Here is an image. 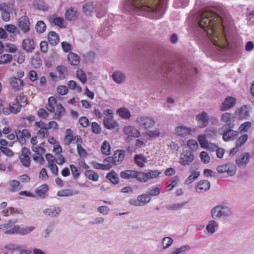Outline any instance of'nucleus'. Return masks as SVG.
I'll list each match as a JSON object with an SVG mask.
<instances>
[{"label": "nucleus", "instance_id": "473e14b6", "mask_svg": "<svg viewBox=\"0 0 254 254\" xmlns=\"http://www.w3.org/2000/svg\"><path fill=\"white\" fill-rule=\"evenodd\" d=\"M8 190L10 192H16L21 190L20 182L16 180H11L9 182Z\"/></svg>", "mask_w": 254, "mask_h": 254}, {"label": "nucleus", "instance_id": "603ef678", "mask_svg": "<svg viewBox=\"0 0 254 254\" xmlns=\"http://www.w3.org/2000/svg\"><path fill=\"white\" fill-rule=\"evenodd\" d=\"M76 76L78 79L84 84L87 81V76L85 72L81 69L78 68L76 71Z\"/></svg>", "mask_w": 254, "mask_h": 254}, {"label": "nucleus", "instance_id": "20e7f679", "mask_svg": "<svg viewBox=\"0 0 254 254\" xmlns=\"http://www.w3.org/2000/svg\"><path fill=\"white\" fill-rule=\"evenodd\" d=\"M131 4L137 8H141L143 10L151 11L150 0H128Z\"/></svg>", "mask_w": 254, "mask_h": 254}, {"label": "nucleus", "instance_id": "4468645a", "mask_svg": "<svg viewBox=\"0 0 254 254\" xmlns=\"http://www.w3.org/2000/svg\"><path fill=\"white\" fill-rule=\"evenodd\" d=\"M35 126L37 128H40L37 132L39 137L44 138L49 134L48 128L46 127V124L43 122H36Z\"/></svg>", "mask_w": 254, "mask_h": 254}, {"label": "nucleus", "instance_id": "f03ea898", "mask_svg": "<svg viewBox=\"0 0 254 254\" xmlns=\"http://www.w3.org/2000/svg\"><path fill=\"white\" fill-rule=\"evenodd\" d=\"M35 227L29 226L25 228H20L18 225H16L11 221L1 226L0 231H4V233L6 234H17L21 235H26L34 230Z\"/></svg>", "mask_w": 254, "mask_h": 254}, {"label": "nucleus", "instance_id": "f257e3e1", "mask_svg": "<svg viewBox=\"0 0 254 254\" xmlns=\"http://www.w3.org/2000/svg\"><path fill=\"white\" fill-rule=\"evenodd\" d=\"M198 25L206 32L208 37L215 46L223 49L229 45L224 30L222 18L215 12L210 10L202 12Z\"/></svg>", "mask_w": 254, "mask_h": 254}, {"label": "nucleus", "instance_id": "4be33fe9", "mask_svg": "<svg viewBox=\"0 0 254 254\" xmlns=\"http://www.w3.org/2000/svg\"><path fill=\"white\" fill-rule=\"evenodd\" d=\"M210 184L206 180H201L197 183L195 190L198 193L204 192L210 189Z\"/></svg>", "mask_w": 254, "mask_h": 254}, {"label": "nucleus", "instance_id": "680f3d73", "mask_svg": "<svg viewBox=\"0 0 254 254\" xmlns=\"http://www.w3.org/2000/svg\"><path fill=\"white\" fill-rule=\"evenodd\" d=\"M251 127L252 124L250 122H246L239 126V130L240 132H245L247 131Z\"/></svg>", "mask_w": 254, "mask_h": 254}, {"label": "nucleus", "instance_id": "69168bd1", "mask_svg": "<svg viewBox=\"0 0 254 254\" xmlns=\"http://www.w3.org/2000/svg\"><path fill=\"white\" fill-rule=\"evenodd\" d=\"M70 169L71 171V174L73 178L75 179H77L80 175V172L77 169V168L74 165H70L69 166Z\"/></svg>", "mask_w": 254, "mask_h": 254}, {"label": "nucleus", "instance_id": "49530a36", "mask_svg": "<svg viewBox=\"0 0 254 254\" xmlns=\"http://www.w3.org/2000/svg\"><path fill=\"white\" fill-rule=\"evenodd\" d=\"M15 102L18 103L21 108L25 107L28 104L27 97L23 94H20L17 96Z\"/></svg>", "mask_w": 254, "mask_h": 254}, {"label": "nucleus", "instance_id": "b1692460", "mask_svg": "<svg viewBox=\"0 0 254 254\" xmlns=\"http://www.w3.org/2000/svg\"><path fill=\"white\" fill-rule=\"evenodd\" d=\"M125 133L128 136L138 137L140 136V132L133 126H127L124 128Z\"/></svg>", "mask_w": 254, "mask_h": 254}, {"label": "nucleus", "instance_id": "0eeeda50", "mask_svg": "<svg viewBox=\"0 0 254 254\" xmlns=\"http://www.w3.org/2000/svg\"><path fill=\"white\" fill-rule=\"evenodd\" d=\"M163 0H150L151 7V11L153 12L158 14L155 18L158 19L161 18L164 14L163 10Z\"/></svg>", "mask_w": 254, "mask_h": 254}, {"label": "nucleus", "instance_id": "1a4fd4ad", "mask_svg": "<svg viewBox=\"0 0 254 254\" xmlns=\"http://www.w3.org/2000/svg\"><path fill=\"white\" fill-rule=\"evenodd\" d=\"M136 122L139 126L143 127L145 129L151 128L155 124V121L152 118L145 116L138 118Z\"/></svg>", "mask_w": 254, "mask_h": 254}, {"label": "nucleus", "instance_id": "a211bd4d", "mask_svg": "<svg viewBox=\"0 0 254 254\" xmlns=\"http://www.w3.org/2000/svg\"><path fill=\"white\" fill-rule=\"evenodd\" d=\"M196 120L198 126L200 128L206 127L208 124L209 118L207 114L205 112H203L198 114L196 117Z\"/></svg>", "mask_w": 254, "mask_h": 254}, {"label": "nucleus", "instance_id": "a19ab883", "mask_svg": "<svg viewBox=\"0 0 254 254\" xmlns=\"http://www.w3.org/2000/svg\"><path fill=\"white\" fill-rule=\"evenodd\" d=\"M135 163L139 167L143 168L145 166V163L146 162V158L141 154L136 155L134 157Z\"/></svg>", "mask_w": 254, "mask_h": 254}, {"label": "nucleus", "instance_id": "2eb2a0df", "mask_svg": "<svg viewBox=\"0 0 254 254\" xmlns=\"http://www.w3.org/2000/svg\"><path fill=\"white\" fill-rule=\"evenodd\" d=\"M125 151L123 150L115 151L112 156V164L116 165L120 164L125 158Z\"/></svg>", "mask_w": 254, "mask_h": 254}, {"label": "nucleus", "instance_id": "6e6d98bb", "mask_svg": "<svg viewBox=\"0 0 254 254\" xmlns=\"http://www.w3.org/2000/svg\"><path fill=\"white\" fill-rule=\"evenodd\" d=\"M94 114L99 119H101L104 117V116L109 115L110 116L111 114V110L107 109L103 111V113L100 112V111L98 109H95L94 112Z\"/></svg>", "mask_w": 254, "mask_h": 254}, {"label": "nucleus", "instance_id": "e433bc0d", "mask_svg": "<svg viewBox=\"0 0 254 254\" xmlns=\"http://www.w3.org/2000/svg\"><path fill=\"white\" fill-rule=\"evenodd\" d=\"M4 28L6 31L14 35V36L12 37V38L13 40L15 41L16 39V35L20 33V32L17 27L12 24H8L4 26Z\"/></svg>", "mask_w": 254, "mask_h": 254}, {"label": "nucleus", "instance_id": "5701e85b", "mask_svg": "<svg viewBox=\"0 0 254 254\" xmlns=\"http://www.w3.org/2000/svg\"><path fill=\"white\" fill-rule=\"evenodd\" d=\"M105 164H100L99 163H93V167L96 169H101L103 170H109L111 168V157L109 156L104 160Z\"/></svg>", "mask_w": 254, "mask_h": 254}, {"label": "nucleus", "instance_id": "37998d69", "mask_svg": "<svg viewBox=\"0 0 254 254\" xmlns=\"http://www.w3.org/2000/svg\"><path fill=\"white\" fill-rule=\"evenodd\" d=\"M135 174H136V171L127 170L122 171L120 176L123 179L129 180L134 178Z\"/></svg>", "mask_w": 254, "mask_h": 254}, {"label": "nucleus", "instance_id": "39448f33", "mask_svg": "<svg viewBox=\"0 0 254 254\" xmlns=\"http://www.w3.org/2000/svg\"><path fill=\"white\" fill-rule=\"evenodd\" d=\"M31 152L30 149L26 147H24L21 151V153L19 157V160L25 167H29L30 166Z\"/></svg>", "mask_w": 254, "mask_h": 254}, {"label": "nucleus", "instance_id": "7ed1b4c3", "mask_svg": "<svg viewBox=\"0 0 254 254\" xmlns=\"http://www.w3.org/2000/svg\"><path fill=\"white\" fill-rule=\"evenodd\" d=\"M234 115L240 120L247 119L250 116V108L247 105H243L240 108H237L235 112Z\"/></svg>", "mask_w": 254, "mask_h": 254}, {"label": "nucleus", "instance_id": "09e8293b", "mask_svg": "<svg viewBox=\"0 0 254 254\" xmlns=\"http://www.w3.org/2000/svg\"><path fill=\"white\" fill-rule=\"evenodd\" d=\"M85 175L86 177L89 180L93 181H97L98 180V174L93 170H86L85 172Z\"/></svg>", "mask_w": 254, "mask_h": 254}, {"label": "nucleus", "instance_id": "c03bdc74", "mask_svg": "<svg viewBox=\"0 0 254 254\" xmlns=\"http://www.w3.org/2000/svg\"><path fill=\"white\" fill-rule=\"evenodd\" d=\"M117 114L122 118L128 119L130 117L129 111L125 108H121L117 111Z\"/></svg>", "mask_w": 254, "mask_h": 254}, {"label": "nucleus", "instance_id": "7c9ffc66", "mask_svg": "<svg viewBox=\"0 0 254 254\" xmlns=\"http://www.w3.org/2000/svg\"><path fill=\"white\" fill-rule=\"evenodd\" d=\"M57 104L59 103H57V99L54 97L51 96L49 98L48 103L45 107L49 112L54 113L55 111V108L57 107Z\"/></svg>", "mask_w": 254, "mask_h": 254}, {"label": "nucleus", "instance_id": "f704fd0d", "mask_svg": "<svg viewBox=\"0 0 254 254\" xmlns=\"http://www.w3.org/2000/svg\"><path fill=\"white\" fill-rule=\"evenodd\" d=\"M250 154L249 153H245L243 156L236 160V165L238 166H246L250 160Z\"/></svg>", "mask_w": 254, "mask_h": 254}, {"label": "nucleus", "instance_id": "a878e982", "mask_svg": "<svg viewBox=\"0 0 254 254\" xmlns=\"http://www.w3.org/2000/svg\"><path fill=\"white\" fill-rule=\"evenodd\" d=\"M78 16V13L76 9L73 8H69L65 11V18L69 21L75 20Z\"/></svg>", "mask_w": 254, "mask_h": 254}, {"label": "nucleus", "instance_id": "864d4df0", "mask_svg": "<svg viewBox=\"0 0 254 254\" xmlns=\"http://www.w3.org/2000/svg\"><path fill=\"white\" fill-rule=\"evenodd\" d=\"M56 70L58 72V76L60 79H63L65 77L67 72L66 68L63 65H59L56 68Z\"/></svg>", "mask_w": 254, "mask_h": 254}, {"label": "nucleus", "instance_id": "de8ad7c7", "mask_svg": "<svg viewBox=\"0 0 254 254\" xmlns=\"http://www.w3.org/2000/svg\"><path fill=\"white\" fill-rule=\"evenodd\" d=\"M14 213H22L21 209H15L13 207H9L6 208L5 210L2 211V215L4 216H9Z\"/></svg>", "mask_w": 254, "mask_h": 254}, {"label": "nucleus", "instance_id": "dca6fc26", "mask_svg": "<svg viewBox=\"0 0 254 254\" xmlns=\"http://www.w3.org/2000/svg\"><path fill=\"white\" fill-rule=\"evenodd\" d=\"M236 117L230 113H225L222 114L221 116V121L226 124L230 128L234 127L233 122L235 121Z\"/></svg>", "mask_w": 254, "mask_h": 254}, {"label": "nucleus", "instance_id": "2f4dec72", "mask_svg": "<svg viewBox=\"0 0 254 254\" xmlns=\"http://www.w3.org/2000/svg\"><path fill=\"white\" fill-rule=\"evenodd\" d=\"M48 39L49 43L53 46L57 45L60 41L58 35L54 31H50L48 33Z\"/></svg>", "mask_w": 254, "mask_h": 254}, {"label": "nucleus", "instance_id": "f3484780", "mask_svg": "<svg viewBox=\"0 0 254 254\" xmlns=\"http://www.w3.org/2000/svg\"><path fill=\"white\" fill-rule=\"evenodd\" d=\"M11 7L8 4L1 3L0 4L1 16L4 21H8L10 19V12Z\"/></svg>", "mask_w": 254, "mask_h": 254}, {"label": "nucleus", "instance_id": "58836bf2", "mask_svg": "<svg viewBox=\"0 0 254 254\" xmlns=\"http://www.w3.org/2000/svg\"><path fill=\"white\" fill-rule=\"evenodd\" d=\"M73 140V135L71 129H67L65 131V135L64 137L63 142L65 145H69Z\"/></svg>", "mask_w": 254, "mask_h": 254}, {"label": "nucleus", "instance_id": "c9c22d12", "mask_svg": "<svg viewBox=\"0 0 254 254\" xmlns=\"http://www.w3.org/2000/svg\"><path fill=\"white\" fill-rule=\"evenodd\" d=\"M51 22H52L55 25L61 28L65 27V21L63 18L54 15L50 18Z\"/></svg>", "mask_w": 254, "mask_h": 254}, {"label": "nucleus", "instance_id": "393cba45", "mask_svg": "<svg viewBox=\"0 0 254 254\" xmlns=\"http://www.w3.org/2000/svg\"><path fill=\"white\" fill-rule=\"evenodd\" d=\"M31 134L27 129H23L22 130H19L16 133V138L20 143H24L25 138H30Z\"/></svg>", "mask_w": 254, "mask_h": 254}, {"label": "nucleus", "instance_id": "4d7b16f0", "mask_svg": "<svg viewBox=\"0 0 254 254\" xmlns=\"http://www.w3.org/2000/svg\"><path fill=\"white\" fill-rule=\"evenodd\" d=\"M68 87L71 90H75L77 92L82 91V88L78 85L76 82L74 80H70L67 83Z\"/></svg>", "mask_w": 254, "mask_h": 254}, {"label": "nucleus", "instance_id": "412c9836", "mask_svg": "<svg viewBox=\"0 0 254 254\" xmlns=\"http://www.w3.org/2000/svg\"><path fill=\"white\" fill-rule=\"evenodd\" d=\"M239 135V132L232 129L225 130L223 133V139L225 141L235 140Z\"/></svg>", "mask_w": 254, "mask_h": 254}, {"label": "nucleus", "instance_id": "6e6552de", "mask_svg": "<svg viewBox=\"0 0 254 254\" xmlns=\"http://www.w3.org/2000/svg\"><path fill=\"white\" fill-rule=\"evenodd\" d=\"M21 108L18 103L15 101L9 103L8 107L2 109V112L5 115H9L11 114H16L20 112Z\"/></svg>", "mask_w": 254, "mask_h": 254}, {"label": "nucleus", "instance_id": "aec40b11", "mask_svg": "<svg viewBox=\"0 0 254 254\" xmlns=\"http://www.w3.org/2000/svg\"><path fill=\"white\" fill-rule=\"evenodd\" d=\"M35 43L34 40L29 38L24 39L22 42L23 50L27 52L31 53L35 49Z\"/></svg>", "mask_w": 254, "mask_h": 254}, {"label": "nucleus", "instance_id": "c756f323", "mask_svg": "<svg viewBox=\"0 0 254 254\" xmlns=\"http://www.w3.org/2000/svg\"><path fill=\"white\" fill-rule=\"evenodd\" d=\"M65 113V109L61 103L57 105L56 111L54 115L53 119L60 121Z\"/></svg>", "mask_w": 254, "mask_h": 254}, {"label": "nucleus", "instance_id": "ea45409f", "mask_svg": "<svg viewBox=\"0 0 254 254\" xmlns=\"http://www.w3.org/2000/svg\"><path fill=\"white\" fill-rule=\"evenodd\" d=\"M179 181V177L178 176L173 177L167 183L166 190L168 191L171 190L177 185Z\"/></svg>", "mask_w": 254, "mask_h": 254}, {"label": "nucleus", "instance_id": "a18cd8bd", "mask_svg": "<svg viewBox=\"0 0 254 254\" xmlns=\"http://www.w3.org/2000/svg\"><path fill=\"white\" fill-rule=\"evenodd\" d=\"M48 190V187L47 185H42L38 187L36 190V193L41 197H45L46 192Z\"/></svg>", "mask_w": 254, "mask_h": 254}, {"label": "nucleus", "instance_id": "c85d7f7f", "mask_svg": "<svg viewBox=\"0 0 254 254\" xmlns=\"http://www.w3.org/2000/svg\"><path fill=\"white\" fill-rule=\"evenodd\" d=\"M151 200L150 196L147 194L140 195L137 197V200H135L133 203H132L135 205H143Z\"/></svg>", "mask_w": 254, "mask_h": 254}, {"label": "nucleus", "instance_id": "9b49d317", "mask_svg": "<svg viewBox=\"0 0 254 254\" xmlns=\"http://www.w3.org/2000/svg\"><path fill=\"white\" fill-rule=\"evenodd\" d=\"M237 100L235 97L229 96L225 98L224 102L220 105V110L221 111L229 110L234 107L236 104Z\"/></svg>", "mask_w": 254, "mask_h": 254}, {"label": "nucleus", "instance_id": "bb28decb", "mask_svg": "<svg viewBox=\"0 0 254 254\" xmlns=\"http://www.w3.org/2000/svg\"><path fill=\"white\" fill-rule=\"evenodd\" d=\"M61 211V209L59 207L50 206L49 208L45 209L43 213L51 217H56Z\"/></svg>", "mask_w": 254, "mask_h": 254}, {"label": "nucleus", "instance_id": "3c124183", "mask_svg": "<svg viewBox=\"0 0 254 254\" xmlns=\"http://www.w3.org/2000/svg\"><path fill=\"white\" fill-rule=\"evenodd\" d=\"M198 141L202 148H207L209 147V142L206 138L205 134H200L198 136Z\"/></svg>", "mask_w": 254, "mask_h": 254}, {"label": "nucleus", "instance_id": "cd10ccee", "mask_svg": "<svg viewBox=\"0 0 254 254\" xmlns=\"http://www.w3.org/2000/svg\"><path fill=\"white\" fill-rule=\"evenodd\" d=\"M175 131L178 135L183 137L191 134V128L183 126L177 127L175 128Z\"/></svg>", "mask_w": 254, "mask_h": 254}, {"label": "nucleus", "instance_id": "4c0bfd02", "mask_svg": "<svg viewBox=\"0 0 254 254\" xmlns=\"http://www.w3.org/2000/svg\"><path fill=\"white\" fill-rule=\"evenodd\" d=\"M35 120V116L31 115L27 116L26 117H21L20 118L21 124L24 127H27L29 126L30 124H31Z\"/></svg>", "mask_w": 254, "mask_h": 254}, {"label": "nucleus", "instance_id": "8fccbe9b", "mask_svg": "<svg viewBox=\"0 0 254 254\" xmlns=\"http://www.w3.org/2000/svg\"><path fill=\"white\" fill-rule=\"evenodd\" d=\"M112 78L116 82L120 83L125 80V76L123 73L117 71L112 74Z\"/></svg>", "mask_w": 254, "mask_h": 254}, {"label": "nucleus", "instance_id": "13d9d810", "mask_svg": "<svg viewBox=\"0 0 254 254\" xmlns=\"http://www.w3.org/2000/svg\"><path fill=\"white\" fill-rule=\"evenodd\" d=\"M200 175V173L198 171L194 172L193 174H191L185 180V184L189 185L194 181Z\"/></svg>", "mask_w": 254, "mask_h": 254}, {"label": "nucleus", "instance_id": "72a5a7b5", "mask_svg": "<svg viewBox=\"0 0 254 254\" xmlns=\"http://www.w3.org/2000/svg\"><path fill=\"white\" fill-rule=\"evenodd\" d=\"M67 60L69 64L72 65H78L80 63L79 57L73 53H69Z\"/></svg>", "mask_w": 254, "mask_h": 254}, {"label": "nucleus", "instance_id": "052dcab7", "mask_svg": "<svg viewBox=\"0 0 254 254\" xmlns=\"http://www.w3.org/2000/svg\"><path fill=\"white\" fill-rule=\"evenodd\" d=\"M248 139V134H243L237 139L236 144L238 146H239L240 147L247 142Z\"/></svg>", "mask_w": 254, "mask_h": 254}, {"label": "nucleus", "instance_id": "ddd939ff", "mask_svg": "<svg viewBox=\"0 0 254 254\" xmlns=\"http://www.w3.org/2000/svg\"><path fill=\"white\" fill-rule=\"evenodd\" d=\"M194 155L190 152L183 153L181 154L180 163L183 166L190 165L194 160Z\"/></svg>", "mask_w": 254, "mask_h": 254}, {"label": "nucleus", "instance_id": "6ab92c4d", "mask_svg": "<svg viewBox=\"0 0 254 254\" xmlns=\"http://www.w3.org/2000/svg\"><path fill=\"white\" fill-rule=\"evenodd\" d=\"M95 8V5L93 1L86 0L83 1L82 6L83 12L85 15H91Z\"/></svg>", "mask_w": 254, "mask_h": 254}, {"label": "nucleus", "instance_id": "e2e57ef3", "mask_svg": "<svg viewBox=\"0 0 254 254\" xmlns=\"http://www.w3.org/2000/svg\"><path fill=\"white\" fill-rule=\"evenodd\" d=\"M12 56L9 54H3L0 57V64H5L11 62Z\"/></svg>", "mask_w": 254, "mask_h": 254}, {"label": "nucleus", "instance_id": "338daca9", "mask_svg": "<svg viewBox=\"0 0 254 254\" xmlns=\"http://www.w3.org/2000/svg\"><path fill=\"white\" fill-rule=\"evenodd\" d=\"M73 194L72 190L69 189L61 190L59 191L57 193V195L61 197L71 196Z\"/></svg>", "mask_w": 254, "mask_h": 254}, {"label": "nucleus", "instance_id": "774afa93", "mask_svg": "<svg viewBox=\"0 0 254 254\" xmlns=\"http://www.w3.org/2000/svg\"><path fill=\"white\" fill-rule=\"evenodd\" d=\"M188 146L192 151H195L198 147V143L194 139H190L187 142Z\"/></svg>", "mask_w": 254, "mask_h": 254}, {"label": "nucleus", "instance_id": "0e129e2a", "mask_svg": "<svg viewBox=\"0 0 254 254\" xmlns=\"http://www.w3.org/2000/svg\"><path fill=\"white\" fill-rule=\"evenodd\" d=\"M111 147L109 142L105 141L101 146V151L103 154L109 155L110 153Z\"/></svg>", "mask_w": 254, "mask_h": 254}, {"label": "nucleus", "instance_id": "5fc2aeb1", "mask_svg": "<svg viewBox=\"0 0 254 254\" xmlns=\"http://www.w3.org/2000/svg\"><path fill=\"white\" fill-rule=\"evenodd\" d=\"M35 29L39 33L44 32L46 29V25L45 22L42 20L38 21L36 25Z\"/></svg>", "mask_w": 254, "mask_h": 254}, {"label": "nucleus", "instance_id": "f8f14e48", "mask_svg": "<svg viewBox=\"0 0 254 254\" xmlns=\"http://www.w3.org/2000/svg\"><path fill=\"white\" fill-rule=\"evenodd\" d=\"M229 209L225 206H215L211 211L212 217L214 219L219 218L222 216L227 215Z\"/></svg>", "mask_w": 254, "mask_h": 254}, {"label": "nucleus", "instance_id": "423d86ee", "mask_svg": "<svg viewBox=\"0 0 254 254\" xmlns=\"http://www.w3.org/2000/svg\"><path fill=\"white\" fill-rule=\"evenodd\" d=\"M236 167L233 164H227L218 166L217 171L218 173H226L229 176H234L236 172Z\"/></svg>", "mask_w": 254, "mask_h": 254}, {"label": "nucleus", "instance_id": "79ce46f5", "mask_svg": "<svg viewBox=\"0 0 254 254\" xmlns=\"http://www.w3.org/2000/svg\"><path fill=\"white\" fill-rule=\"evenodd\" d=\"M9 82L13 88L17 90H18L23 85V81L16 77H11L9 79Z\"/></svg>", "mask_w": 254, "mask_h": 254}, {"label": "nucleus", "instance_id": "9d476101", "mask_svg": "<svg viewBox=\"0 0 254 254\" xmlns=\"http://www.w3.org/2000/svg\"><path fill=\"white\" fill-rule=\"evenodd\" d=\"M30 25L29 19L26 16H22L19 19L18 26L23 33H27L30 31Z\"/></svg>", "mask_w": 254, "mask_h": 254}, {"label": "nucleus", "instance_id": "bf43d9fd", "mask_svg": "<svg viewBox=\"0 0 254 254\" xmlns=\"http://www.w3.org/2000/svg\"><path fill=\"white\" fill-rule=\"evenodd\" d=\"M134 178H135L137 180L142 182H145L147 181L146 173L138 172L136 171V174H135Z\"/></svg>", "mask_w": 254, "mask_h": 254}]
</instances>
